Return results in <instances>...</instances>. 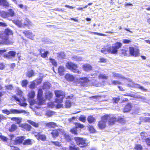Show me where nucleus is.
Listing matches in <instances>:
<instances>
[{"label": "nucleus", "instance_id": "4be33fe9", "mask_svg": "<svg viewBox=\"0 0 150 150\" xmlns=\"http://www.w3.org/2000/svg\"><path fill=\"white\" fill-rule=\"evenodd\" d=\"M109 46H105L101 50V52L104 54H106L107 53H110L108 51Z\"/></svg>", "mask_w": 150, "mask_h": 150}, {"label": "nucleus", "instance_id": "69168bd1", "mask_svg": "<svg viewBox=\"0 0 150 150\" xmlns=\"http://www.w3.org/2000/svg\"><path fill=\"white\" fill-rule=\"evenodd\" d=\"M18 6L21 8H23L25 10H27V7L26 6H24L23 4H18Z\"/></svg>", "mask_w": 150, "mask_h": 150}, {"label": "nucleus", "instance_id": "7c9ffc66", "mask_svg": "<svg viewBox=\"0 0 150 150\" xmlns=\"http://www.w3.org/2000/svg\"><path fill=\"white\" fill-rule=\"evenodd\" d=\"M64 67L62 66H60L58 69V72L60 75H63V72L64 71Z\"/></svg>", "mask_w": 150, "mask_h": 150}, {"label": "nucleus", "instance_id": "2eb2a0df", "mask_svg": "<svg viewBox=\"0 0 150 150\" xmlns=\"http://www.w3.org/2000/svg\"><path fill=\"white\" fill-rule=\"evenodd\" d=\"M65 79L68 81L76 82L77 79H76L73 76L69 74H66L65 76Z\"/></svg>", "mask_w": 150, "mask_h": 150}, {"label": "nucleus", "instance_id": "13d9d810", "mask_svg": "<svg viewBox=\"0 0 150 150\" xmlns=\"http://www.w3.org/2000/svg\"><path fill=\"white\" fill-rule=\"evenodd\" d=\"M75 125L76 126L75 127L77 128V127L80 128H82L84 127L83 125L79 123H76L75 124Z\"/></svg>", "mask_w": 150, "mask_h": 150}, {"label": "nucleus", "instance_id": "a878e982", "mask_svg": "<svg viewBox=\"0 0 150 150\" xmlns=\"http://www.w3.org/2000/svg\"><path fill=\"white\" fill-rule=\"evenodd\" d=\"M46 126L49 127L54 128L57 126V125L55 123L53 122H49L46 125Z\"/></svg>", "mask_w": 150, "mask_h": 150}, {"label": "nucleus", "instance_id": "473e14b6", "mask_svg": "<svg viewBox=\"0 0 150 150\" xmlns=\"http://www.w3.org/2000/svg\"><path fill=\"white\" fill-rule=\"evenodd\" d=\"M26 74L29 78L31 77L34 76V71L32 70L28 71L27 72Z\"/></svg>", "mask_w": 150, "mask_h": 150}, {"label": "nucleus", "instance_id": "dca6fc26", "mask_svg": "<svg viewBox=\"0 0 150 150\" xmlns=\"http://www.w3.org/2000/svg\"><path fill=\"white\" fill-rule=\"evenodd\" d=\"M82 69L84 71L87 72L91 70L92 69V67L89 64H85L83 65Z\"/></svg>", "mask_w": 150, "mask_h": 150}, {"label": "nucleus", "instance_id": "4c0bfd02", "mask_svg": "<svg viewBox=\"0 0 150 150\" xmlns=\"http://www.w3.org/2000/svg\"><path fill=\"white\" fill-rule=\"evenodd\" d=\"M32 142L31 139H28L24 141L23 143V144L24 145H30L32 144Z\"/></svg>", "mask_w": 150, "mask_h": 150}, {"label": "nucleus", "instance_id": "c03bdc74", "mask_svg": "<svg viewBox=\"0 0 150 150\" xmlns=\"http://www.w3.org/2000/svg\"><path fill=\"white\" fill-rule=\"evenodd\" d=\"M32 23L28 19H26L25 21L24 22V23L23 24V27L25 25H31Z\"/></svg>", "mask_w": 150, "mask_h": 150}, {"label": "nucleus", "instance_id": "4468645a", "mask_svg": "<svg viewBox=\"0 0 150 150\" xmlns=\"http://www.w3.org/2000/svg\"><path fill=\"white\" fill-rule=\"evenodd\" d=\"M112 76L114 78L121 80H123L125 78L122 75L115 72H112Z\"/></svg>", "mask_w": 150, "mask_h": 150}, {"label": "nucleus", "instance_id": "f257e3e1", "mask_svg": "<svg viewBox=\"0 0 150 150\" xmlns=\"http://www.w3.org/2000/svg\"><path fill=\"white\" fill-rule=\"evenodd\" d=\"M12 34V31L11 30L8 29H6L4 33L0 34V38H2L0 43L6 45L11 44L12 42L8 39V35Z\"/></svg>", "mask_w": 150, "mask_h": 150}, {"label": "nucleus", "instance_id": "0eeeda50", "mask_svg": "<svg viewBox=\"0 0 150 150\" xmlns=\"http://www.w3.org/2000/svg\"><path fill=\"white\" fill-rule=\"evenodd\" d=\"M109 118L108 115H105L102 117L101 120L98 124V126L100 129H102L106 127V123Z\"/></svg>", "mask_w": 150, "mask_h": 150}, {"label": "nucleus", "instance_id": "a211bd4d", "mask_svg": "<svg viewBox=\"0 0 150 150\" xmlns=\"http://www.w3.org/2000/svg\"><path fill=\"white\" fill-rule=\"evenodd\" d=\"M23 33L26 37L32 40L33 39L35 36V35L29 30L25 31Z\"/></svg>", "mask_w": 150, "mask_h": 150}, {"label": "nucleus", "instance_id": "412c9836", "mask_svg": "<svg viewBox=\"0 0 150 150\" xmlns=\"http://www.w3.org/2000/svg\"><path fill=\"white\" fill-rule=\"evenodd\" d=\"M16 54L15 52L13 51H11L8 52V54H6L5 56L8 59H10L11 58V57H14Z\"/></svg>", "mask_w": 150, "mask_h": 150}, {"label": "nucleus", "instance_id": "6e6d98bb", "mask_svg": "<svg viewBox=\"0 0 150 150\" xmlns=\"http://www.w3.org/2000/svg\"><path fill=\"white\" fill-rule=\"evenodd\" d=\"M17 128V126L15 124H13L12 125L11 128L9 130L10 132H12L15 130Z\"/></svg>", "mask_w": 150, "mask_h": 150}, {"label": "nucleus", "instance_id": "49530a36", "mask_svg": "<svg viewBox=\"0 0 150 150\" xmlns=\"http://www.w3.org/2000/svg\"><path fill=\"white\" fill-rule=\"evenodd\" d=\"M28 122L29 123H30L33 126L35 127H38V123H36L35 122L30 120H28Z\"/></svg>", "mask_w": 150, "mask_h": 150}, {"label": "nucleus", "instance_id": "09e8293b", "mask_svg": "<svg viewBox=\"0 0 150 150\" xmlns=\"http://www.w3.org/2000/svg\"><path fill=\"white\" fill-rule=\"evenodd\" d=\"M140 119L142 121L150 122V118L149 117H140Z\"/></svg>", "mask_w": 150, "mask_h": 150}, {"label": "nucleus", "instance_id": "2f4dec72", "mask_svg": "<svg viewBox=\"0 0 150 150\" xmlns=\"http://www.w3.org/2000/svg\"><path fill=\"white\" fill-rule=\"evenodd\" d=\"M53 94L50 92H47L45 93V97L46 99L50 100L52 97Z\"/></svg>", "mask_w": 150, "mask_h": 150}, {"label": "nucleus", "instance_id": "a18cd8bd", "mask_svg": "<svg viewBox=\"0 0 150 150\" xmlns=\"http://www.w3.org/2000/svg\"><path fill=\"white\" fill-rule=\"evenodd\" d=\"M35 92L34 91H31L29 93L28 97L30 98H33L35 96Z\"/></svg>", "mask_w": 150, "mask_h": 150}, {"label": "nucleus", "instance_id": "7ed1b4c3", "mask_svg": "<svg viewBox=\"0 0 150 150\" xmlns=\"http://www.w3.org/2000/svg\"><path fill=\"white\" fill-rule=\"evenodd\" d=\"M122 45V43L120 42H117L112 45V46H109L108 51L110 53L113 54H117L118 50Z\"/></svg>", "mask_w": 150, "mask_h": 150}, {"label": "nucleus", "instance_id": "58836bf2", "mask_svg": "<svg viewBox=\"0 0 150 150\" xmlns=\"http://www.w3.org/2000/svg\"><path fill=\"white\" fill-rule=\"evenodd\" d=\"M39 53H41V56L42 58H45L48 54H49V52L48 51H46L44 53H41V52L40 50H39Z\"/></svg>", "mask_w": 150, "mask_h": 150}, {"label": "nucleus", "instance_id": "c85d7f7f", "mask_svg": "<svg viewBox=\"0 0 150 150\" xmlns=\"http://www.w3.org/2000/svg\"><path fill=\"white\" fill-rule=\"evenodd\" d=\"M8 14L7 12L4 11L0 12V16L3 18H6L8 17Z\"/></svg>", "mask_w": 150, "mask_h": 150}, {"label": "nucleus", "instance_id": "6e6552de", "mask_svg": "<svg viewBox=\"0 0 150 150\" xmlns=\"http://www.w3.org/2000/svg\"><path fill=\"white\" fill-rule=\"evenodd\" d=\"M77 145L81 147H83L87 146L88 143L86 140L83 139L76 137L74 138Z\"/></svg>", "mask_w": 150, "mask_h": 150}, {"label": "nucleus", "instance_id": "9b49d317", "mask_svg": "<svg viewBox=\"0 0 150 150\" xmlns=\"http://www.w3.org/2000/svg\"><path fill=\"white\" fill-rule=\"evenodd\" d=\"M43 92L41 89H39L38 91V98L40 105H42L45 103V100H43L42 97Z\"/></svg>", "mask_w": 150, "mask_h": 150}, {"label": "nucleus", "instance_id": "9d476101", "mask_svg": "<svg viewBox=\"0 0 150 150\" xmlns=\"http://www.w3.org/2000/svg\"><path fill=\"white\" fill-rule=\"evenodd\" d=\"M130 54L134 57H137L139 56V50L137 48L130 47L129 48Z\"/></svg>", "mask_w": 150, "mask_h": 150}, {"label": "nucleus", "instance_id": "f704fd0d", "mask_svg": "<svg viewBox=\"0 0 150 150\" xmlns=\"http://www.w3.org/2000/svg\"><path fill=\"white\" fill-rule=\"evenodd\" d=\"M8 17L9 16L13 17L14 16L15 13L13 10L12 9H10L8 10Z\"/></svg>", "mask_w": 150, "mask_h": 150}, {"label": "nucleus", "instance_id": "de8ad7c7", "mask_svg": "<svg viewBox=\"0 0 150 150\" xmlns=\"http://www.w3.org/2000/svg\"><path fill=\"white\" fill-rule=\"evenodd\" d=\"M50 87V84L49 82H47L44 83L43 88L44 89H48Z\"/></svg>", "mask_w": 150, "mask_h": 150}, {"label": "nucleus", "instance_id": "5fc2aeb1", "mask_svg": "<svg viewBox=\"0 0 150 150\" xmlns=\"http://www.w3.org/2000/svg\"><path fill=\"white\" fill-rule=\"evenodd\" d=\"M71 105V101L68 100H67L65 103V106L66 108H69Z\"/></svg>", "mask_w": 150, "mask_h": 150}, {"label": "nucleus", "instance_id": "5701e85b", "mask_svg": "<svg viewBox=\"0 0 150 150\" xmlns=\"http://www.w3.org/2000/svg\"><path fill=\"white\" fill-rule=\"evenodd\" d=\"M20 126L27 131H29L31 128V126L28 124H23L21 125Z\"/></svg>", "mask_w": 150, "mask_h": 150}, {"label": "nucleus", "instance_id": "cd10ccee", "mask_svg": "<svg viewBox=\"0 0 150 150\" xmlns=\"http://www.w3.org/2000/svg\"><path fill=\"white\" fill-rule=\"evenodd\" d=\"M13 22L19 27H23V24L21 21L18 20H13Z\"/></svg>", "mask_w": 150, "mask_h": 150}, {"label": "nucleus", "instance_id": "0e129e2a", "mask_svg": "<svg viewBox=\"0 0 150 150\" xmlns=\"http://www.w3.org/2000/svg\"><path fill=\"white\" fill-rule=\"evenodd\" d=\"M0 138L4 141L6 142L8 140V138L4 136H0Z\"/></svg>", "mask_w": 150, "mask_h": 150}, {"label": "nucleus", "instance_id": "aec40b11", "mask_svg": "<svg viewBox=\"0 0 150 150\" xmlns=\"http://www.w3.org/2000/svg\"><path fill=\"white\" fill-rule=\"evenodd\" d=\"M132 106L130 103L127 104L124 108L123 111L124 112H129L131 110Z\"/></svg>", "mask_w": 150, "mask_h": 150}, {"label": "nucleus", "instance_id": "1a4fd4ad", "mask_svg": "<svg viewBox=\"0 0 150 150\" xmlns=\"http://www.w3.org/2000/svg\"><path fill=\"white\" fill-rule=\"evenodd\" d=\"M108 116L109 117V118L108 119V120H109V124L110 125H113L114 122L116 121L118 122H119L122 123L124 122L125 120L123 118L118 117L117 118L114 117H110L108 115Z\"/></svg>", "mask_w": 150, "mask_h": 150}, {"label": "nucleus", "instance_id": "052dcab7", "mask_svg": "<svg viewBox=\"0 0 150 150\" xmlns=\"http://www.w3.org/2000/svg\"><path fill=\"white\" fill-rule=\"evenodd\" d=\"M77 129L75 127L74 128H73L71 130V132L73 134H74L75 135H76L77 134Z\"/></svg>", "mask_w": 150, "mask_h": 150}, {"label": "nucleus", "instance_id": "a19ab883", "mask_svg": "<svg viewBox=\"0 0 150 150\" xmlns=\"http://www.w3.org/2000/svg\"><path fill=\"white\" fill-rule=\"evenodd\" d=\"M57 57L60 59H63L65 57V54L63 52H60L57 54Z\"/></svg>", "mask_w": 150, "mask_h": 150}, {"label": "nucleus", "instance_id": "f03ea898", "mask_svg": "<svg viewBox=\"0 0 150 150\" xmlns=\"http://www.w3.org/2000/svg\"><path fill=\"white\" fill-rule=\"evenodd\" d=\"M55 94L56 98L54 103H57V104H56L57 108H60L63 107V105L61 103L64 96V92L61 91L56 90L55 91Z\"/></svg>", "mask_w": 150, "mask_h": 150}, {"label": "nucleus", "instance_id": "bf43d9fd", "mask_svg": "<svg viewBox=\"0 0 150 150\" xmlns=\"http://www.w3.org/2000/svg\"><path fill=\"white\" fill-rule=\"evenodd\" d=\"M127 52L128 51L125 50H122L120 51V53L124 56L127 55Z\"/></svg>", "mask_w": 150, "mask_h": 150}, {"label": "nucleus", "instance_id": "8fccbe9b", "mask_svg": "<svg viewBox=\"0 0 150 150\" xmlns=\"http://www.w3.org/2000/svg\"><path fill=\"white\" fill-rule=\"evenodd\" d=\"M28 83V81L26 80H24L22 81L21 85L23 87H26Z\"/></svg>", "mask_w": 150, "mask_h": 150}, {"label": "nucleus", "instance_id": "f8f14e48", "mask_svg": "<svg viewBox=\"0 0 150 150\" xmlns=\"http://www.w3.org/2000/svg\"><path fill=\"white\" fill-rule=\"evenodd\" d=\"M63 130L61 129L53 130L51 132L53 137L55 138L57 137L60 133L62 134Z\"/></svg>", "mask_w": 150, "mask_h": 150}, {"label": "nucleus", "instance_id": "bb28decb", "mask_svg": "<svg viewBox=\"0 0 150 150\" xmlns=\"http://www.w3.org/2000/svg\"><path fill=\"white\" fill-rule=\"evenodd\" d=\"M87 120L89 123H91L95 122L96 121V119L93 116L91 115L88 117Z\"/></svg>", "mask_w": 150, "mask_h": 150}, {"label": "nucleus", "instance_id": "6ab92c4d", "mask_svg": "<svg viewBox=\"0 0 150 150\" xmlns=\"http://www.w3.org/2000/svg\"><path fill=\"white\" fill-rule=\"evenodd\" d=\"M24 139V137L23 136L17 137L16 139L15 142L16 144H20L22 142Z\"/></svg>", "mask_w": 150, "mask_h": 150}, {"label": "nucleus", "instance_id": "39448f33", "mask_svg": "<svg viewBox=\"0 0 150 150\" xmlns=\"http://www.w3.org/2000/svg\"><path fill=\"white\" fill-rule=\"evenodd\" d=\"M67 67L74 73H80V72L77 69L78 67L76 64L71 62H68L66 64Z\"/></svg>", "mask_w": 150, "mask_h": 150}, {"label": "nucleus", "instance_id": "b1692460", "mask_svg": "<svg viewBox=\"0 0 150 150\" xmlns=\"http://www.w3.org/2000/svg\"><path fill=\"white\" fill-rule=\"evenodd\" d=\"M132 86L133 87H135L136 88H139L142 90L144 91H147V90L146 89L144 88L143 86H141L140 85L138 84H133V85Z\"/></svg>", "mask_w": 150, "mask_h": 150}, {"label": "nucleus", "instance_id": "e2e57ef3", "mask_svg": "<svg viewBox=\"0 0 150 150\" xmlns=\"http://www.w3.org/2000/svg\"><path fill=\"white\" fill-rule=\"evenodd\" d=\"M89 131L92 133H94L95 132V130L94 127L92 126L89 125L88 126Z\"/></svg>", "mask_w": 150, "mask_h": 150}, {"label": "nucleus", "instance_id": "f3484780", "mask_svg": "<svg viewBox=\"0 0 150 150\" xmlns=\"http://www.w3.org/2000/svg\"><path fill=\"white\" fill-rule=\"evenodd\" d=\"M35 137H37L38 139H40L42 141H45L46 139V136L45 134H41L40 133H35Z\"/></svg>", "mask_w": 150, "mask_h": 150}, {"label": "nucleus", "instance_id": "79ce46f5", "mask_svg": "<svg viewBox=\"0 0 150 150\" xmlns=\"http://www.w3.org/2000/svg\"><path fill=\"white\" fill-rule=\"evenodd\" d=\"M141 137L143 139H145L147 136V133L145 132H142L140 133Z\"/></svg>", "mask_w": 150, "mask_h": 150}, {"label": "nucleus", "instance_id": "680f3d73", "mask_svg": "<svg viewBox=\"0 0 150 150\" xmlns=\"http://www.w3.org/2000/svg\"><path fill=\"white\" fill-rule=\"evenodd\" d=\"M134 149L135 150H142V147L140 145H136Z\"/></svg>", "mask_w": 150, "mask_h": 150}, {"label": "nucleus", "instance_id": "20e7f679", "mask_svg": "<svg viewBox=\"0 0 150 150\" xmlns=\"http://www.w3.org/2000/svg\"><path fill=\"white\" fill-rule=\"evenodd\" d=\"M2 112L3 113L6 114L7 115H9L11 113L13 114L23 113L27 115L29 114V112H26L25 110H17L16 109H11L10 110V111H9L7 109H5L2 110Z\"/></svg>", "mask_w": 150, "mask_h": 150}, {"label": "nucleus", "instance_id": "c756f323", "mask_svg": "<svg viewBox=\"0 0 150 150\" xmlns=\"http://www.w3.org/2000/svg\"><path fill=\"white\" fill-rule=\"evenodd\" d=\"M0 5L6 6H9L8 3L7 2L6 0H0Z\"/></svg>", "mask_w": 150, "mask_h": 150}, {"label": "nucleus", "instance_id": "ea45409f", "mask_svg": "<svg viewBox=\"0 0 150 150\" xmlns=\"http://www.w3.org/2000/svg\"><path fill=\"white\" fill-rule=\"evenodd\" d=\"M72 58L73 60L76 61H81L83 60V58L80 57H78L76 56H73Z\"/></svg>", "mask_w": 150, "mask_h": 150}, {"label": "nucleus", "instance_id": "e433bc0d", "mask_svg": "<svg viewBox=\"0 0 150 150\" xmlns=\"http://www.w3.org/2000/svg\"><path fill=\"white\" fill-rule=\"evenodd\" d=\"M62 134H63L64 137L68 141H69L71 139V137L69 135L66 133L63 130Z\"/></svg>", "mask_w": 150, "mask_h": 150}, {"label": "nucleus", "instance_id": "c9c22d12", "mask_svg": "<svg viewBox=\"0 0 150 150\" xmlns=\"http://www.w3.org/2000/svg\"><path fill=\"white\" fill-rule=\"evenodd\" d=\"M62 150H68V149L66 148H63ZM69 150H79V148L74 146H70Z\"/></svg>", "mask_w": 150, "mask_h": 150}, {"label": "nucleus", "instance_id": "864d4df0", "mask_svg": "<svg viewBox=\"0 0 150 150\" xmlns=\"http://www.w3.org/2000/svg\"><path fill=\"white\" fill-rule=\"evenodd\" d=\"M50 62L52 64V65H54L55 66H57V63L56 61L54 59H53L52 58H50Z\"/></svg>", "mask_w": 150, "mask_h": 150}, {"label": "nucleus", "instance_id": "ddd939ff", "mask_svg": "<svg viewBox=\"0 0 150 150\" xmlns=\"http://www.w3.org/2000/svg\"><path fill=\"white\" fill-rule=\"evenodd\" d=\"M13 98L16 101L18 102V104L21 106L25 107L27 105V104L26 103V101L24 98L23 97V100H20L19 98H17L16 96H13Z\"/></svg>", "mask_w": 150, "mask_h": 150}, {"label": "nucleus", "instance_id": "603ef678", "mask_svg": "<svg viewBox=\"0 0 150 150\" xmlns=\"http://www.w3.org/2000/svg\"><path fill=\"white\" fill-rule=\"evenodd\" d=\"M54 113H55L54 112L51 111H47L46 115L49 117H50L54 115Z\"/></svg>", "mask_w": 150, "mask_h": 150}, {"label": "nucleus", "instance_id": "37998d69", "mask_svg": "<svg viewBox=\"0 0 150 150\" xmlns=\"http://www.w3.org/2000/svg\"><path fill=\"white\" fill-rule=\"evenodd\" d=\"M79 120L83 122H85L86 121V117L84 115H81L79 118Z\"/></svg>", "mask_w": 150, "mask_h": 150}, {"label": "nucleus", "instance_id": "393cba45", "mask_svg": "<svg viewBox=\"0 0 150 150\" xmlns=\"http://www.w3.org/2000/svg\"><path fill=\"white\" fill-rule=\"evenodd\" d=\"M50 145H54L56 146L59 147L61 146V142H59L58 141H51L49 142Z\"/></svg>", "mask_w": 150, "mask_h": 150}, {"label": "nucleus", "instance_id": "3c124183", "mask_svg": "<svg viewBox=\"0 0 150 150\" xmlns=\"http://www.w3.org/2000/svg\"><path fill=\"white\" fill-rule=\"evenodd\" d=\"M99 78L102 79H107L108 78V76L104 74H100L98 76Z\"/></svg>", "mask_w": 150, "mask_h": 150}, {"label": "nucleus", "instance_id": "774afa93", "mask_svg": "<svg viewBox=\"0 0 150 150\" xmlns=\"http://www.w3.org/2000/svg\"><path fill=\"white\" fill-rule=\"evenodd\" d=\"M120 98H114L113 99V101L115 103H117L120 100Z\"/></svg>", "mask_w": 150, "mask_h": 150}, {"label": "nucleus", "instance_id": "423d86ee", "mask_svg": "<svg viewBox=\"0 0 150 150\" xmlns=\"http://www.w3.org/2000/svg\"><path fill=\"white\" fill-rule=\"evenodd\" d=\"M76 81V82L78 83L83 86H86L91 85L90 80L88 78L86 77L81 78L79 79H77Z\"/></svg>", "mask_w": 150, "mask_h": 150}, {"label": "nucleus", "instance_id": "4d7b16f0", "mask_svg": "<svg viewBox=\"0 0 150 150\" xmlns=\"http://www.w3.org/2000/svg\"><path fill=\"white\" fill-rule=\"evenodd\" d=\"M112 84L114 85H119L121 84L122 83L117 80H112Z\"/></svg>", "mask_w": 150, "mask_h": 150}, {"label": "nucleus", "instance_id": "72a5a7b5", "mask_svg": "<svg viewBox=\"0 0 150 150\" xmlns=\"http://www.w3.org/2000/svg\"><path fill=\"white\" fill-rule=\"evenodd\" d=\"M11 120H12L15 121L17 123L19 124L21 123V118L20 117H12Z\"/></svg>", "mask_w": 150, "mask_h": 150}, {"label": "nucleus", "instance_id": "338daca9", "mask_svg": "<svg viewBox=\"0 0 150 150\" xmlns=\"http://www.w3.org/2000/svg\"><path fill=\"white\" fill-rule=\"evenodd\" d=\"M35 83L34 81L32 82L29 86V88H33L35 87Z\"/></svg>", "mask_w": 150, "mask_h": 150}]
</instances>
